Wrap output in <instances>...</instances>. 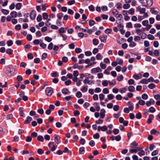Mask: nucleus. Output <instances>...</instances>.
<instances>
[{
  "instance_id": "25",
  "label": "nucleus",
  "mask_w": 160,
  "mask_h": 160,
  "mask_svg": "<svg viewBox=\"0 0 160 160\" xmlns=\"http://www.w3.org/2000/svg\"><path fill=\"white\" fill-rule=\"evenodd\" d=\"M148 83V80L146 79H142L140 82L139 83L142 84H147Z\"/></svg>"
},
{
  "instance_id": "40",
  "label": "nucleus",
  "mask_w": 160,
  "mask_h": 160,
  "mask_svg": "<svg viewBox=\"0 0 160 160\" xmlns=\"http://www.w3.org/2000/svg\"><path fill=\"white\" fill-rule=\"evenodd\" d=\"M96 58L98 60H101L102 58V57L100 53H98L97 54L96 56Z\"/></svg>"
},
{
  "instance_id": "26",
  "label": "nucleus",
  "mask_w": 160,
  "mask_h": 160,
  "mask_svg": "<svg viewBox=\"0 0 160 160\" xmlns=\"http://www.w3.org/2000/svg\"><path fill=\"white\" fill-rule=\"evenodd\" d=\"M128 91L130 92H133L135 91V88L132 86H130L128 88Z\"/></svg>"
},
{
  "instance_id": "11",
  "label": "nucleus",
  "mask_w": 160,
  "mask_h": 160,
  "mask_svg": "<svg viewBox=\"0 0 160 160\" xmlns=\"http://www.w3.org/2000/svg\"><path fill=\"white\" fill-rule=\"evenodd\" d=\"M154 118V116L152 114H151L148 116V118L147 120V122L148 124H150L152 122V120Z\"/></svg>"
},
{
  "instance_id": "36",
  "label": "nucleus",
  "mask_w": 160,
  "mask_h": 160,
  "mask_svg": "<svg viewBox=\"0 0 160 160\" xmlns=\"http://www.w3.org/2000/svg\"><path fill=\"white\" fill-rule=\"evenodd\" d=\"M54 141L57 144L59 143V140L58 136L55 135L54 136Z\"/></svg>"
},
{
  "instance_id": "30",
  "label": "nucleus",
  "mask_w": 160,
  "mask_h": 160,
  "mask_svg": "<svg viewBox=\"0 0 160 160\" xmlns=\"http://www.w3.org/2000/svg\"><path fill=\"white\" fill-rule=\"evenodd\" d=\"M116 6L117 9H120L122 7V4L121 2H118L116 4Z\"/></svg>"
},
{
  "instance_id": "38",
  "label": "nucleus",
  "mask_w": 160,
  "mask_h": 160,
  "mask_svg": "<svg viewBox=\"0 0 160 160\" xmlns=\"http://www.w3.org/2000/svg\"><path fill=\"white\" fill-rule=\"evenodd\" d=\"M58 32L60 34L65 32V31L64 30V28L63 27L61 28L58 30Z\"/></svg>"
},
{
  "instance_id": "16",
  "label": "nucleus",
  "mask_w": 160,
  "mask_h": 160,
  "mask_svg": "<svg viewBox=\"0 0 160 160\" xmlns=\"http://www.w3.org/2000/svg\"><path fill=\"white\" fill-rule=\"evenodd\" d=\"M88 87L87 86H83L82 88L81 89V91L83 92H86L88 90Z\"/></svg>"
},
{
  "instance_id": "19",
  "label": "nucleus",
  "mask_w": 160,
  "mask_h": 160,
  "mask_svg": "<svg viewBox=\"0 0 160 160\" xmlns=\"http://www.w3.org/2000/svg\"><path fill=\"white\" fill-rule=\"evenodd\" d=\"M130 6L129 3H125L123 5V8L124 9H127L130 8Z\"/></svg>"
},
{
  "instance_id": "7",
  "label": "nucleus",
  "mask_w": 160,
  "mask_h": 160,
  "mask_svg": "<svg viewBox=\"0 0 160 160\" xmlns=\"http://www.w3.org/2000/svg\"><path fill=\"white\" fill-rule=\"evenodd\" d=\"M136 10L139 11L140 13L143 14L145 12L146 9L144 8H141L140 6H138Z\"/></svg>"
},
{
  "instance_id": "50",
  "label": "nucleus",
  "mask_w": 160,
  "mask_h": 160,
  "mask_svg": "<svg viewBox=\"0 0 160 160\" xmlns=\"http://www.w3.org/2000/svg\"><path fill=\"white\" fill-rule=\"evenodd\" d=\"M51 75L52 77H57L58 76V74L56 72H53L51 73Z\"/></svg>"
},
{
  "instance_id": "20",
  "label": "nucleus",
  "mask_w": 160,
  "mask_h": 160,
  "mask_svg": "<svg viewBox=\"0 0 160 160\" xmlns=\"http://www.w3.org/2000/svg\"><path fill=\"white\" fill-rule=\"evenodd\" d=\"M62 92L64 94L67 95L69 93V92L68 89L64 88L62 90Z\"/></svg>"
},
{
  "instance_id": "43",
  "label": "nucleus",
  "mask_w": 160,
  "mask_h": 160,
  "mask_svg": "<svg viewBox=\"0 0 160 160\" xmlns=\"http://www.w3.org/2000/svg\"><path fill=\"white\" fill-rule=\"evenodd\" d=\"M126 91L127 89L126 88H123L119 89V92L121 93H124Z\"/></svg>"
},
{
  "instance_id": "4",
  "label": "nucleus",
  "mask_w": 160,
  "mask_h": 160,
  "mask_svg": "<svg viewBox=\"0 0 160 160\" xmlns=\"http://www.w3.org/2000/svg\"><path fill=\"white\" fill-rule=\"evenodd\" d=\"M107 38V36L104 35H101L99 37L100 41L103 42H106Z\"/></svg>"
},
{
  "instance_id": "42",
  "label": "nucleus",
  "mask_w": 160,
  "mask_h": 160,
  "mask_svg": "<svg viewBox=\"0 0 160 160\" xmlns=\"http://www.w3.org/2000/svg\"><path fill=\"white\" fill-rule=\"evenodd\" d=\"M126 27L127 28H132V23L130 22H129L127 23Z\"/></svg>"
},
{
  "instance_id": "5",
  "label": "nucleus",
  "mask_w": 160,
  "mask_h": 160,
  "mask_svg": "<svg viewBox=\"0 0 160 160\" xmlns=\"http://www.w3.org/2000/svg\"><path fill=\"white\" fill-rule=\"evenodd\" d=\"M48 146L51 148L52 151H54L56 150V147L54 144V142H51L48 144Z\"/></svg>"
},
{
  "instance_id": "51",
  "label": "nucleus",
  "mask_w": 160,
  "mask_h": 160,
  "mask_svg": "<svg viewBox=\"0 0 160 160\" xmlns=\"http://www.w3.org/2000/svg\"><path fill=\"white\" fill-rule=\"evenodd\" d=\"M32 140V137L30 136H28L27 137V139L25 141L27 142H30Z\"/></svg>"
},
{
  "instance_id": "28",
  "label": "nucleus",
  "mask_w": 160,
  "mask_h": 160,
  "mask_svg": "<svg viewBox=\"0 0 160 160\" xmlns=\"http://www.w3.org/2000/svg\"><path fill=\"white\" fill-rule=\"evenodd\" d=\"M93 44L95 45H97L98 44V41L96 38H94L92 40Z\"/></svg>"
},
{
  "instance_id": "9",
  "label": "nucleus",
  "mask_w": 160,
  "mask_h": 160,
  "mask_svg": "<svg viewBox=\"0 0 160 160\" xmlns=\"http://www.w3.org/2000/svg\"><path fill=\"white\" fill-rule=\"evenodd\" d=\"M105 110L104 109H102L100 110V117L102 118H103L105 116Z\"/></svg>"
},
{
  "instance_id": "56",
  "label": "nucleus",
  "mask_w": 160,
  "mask_h": 160,
  "mask_svg": "<svg viewBox=\"0 0 160 160\" xmlns=\"http://www.w3.org/2000/svg\"><path fill=\"white\" fill-rule=\"evenodd\" d=\"M108 98L109 100H111L114 98V96L112 94H109L108 95Z\"/></svg>"
},
{
  "instance_id": "21",
  "label": "nucleus",
  "mask_w": 160,
  "mask_h": 160,
  "mask_svg": "<svg viewBox=\"0 0 160 160\" xmlns=\"http://www.w3.org/2000/svg\"><path fill=\"white\" fill-rule=\"evenodd\" d=\"M138 146V143L135 142H133L130 145V147L132 148H136Z\"/></svg>"
},
{
  "instance_id": "22",
  "label": "nucleus",
  "mask_w": 160,
  "mask_h": 160,
  "mask_svg": "<svg viewBox=\"0 0 160 160\" xmlns=\"http://www.w3.org/2000/svg\"><path fill=\"white\" fill-rule=\"evenodd\" d=\"M108 83L109 81H108L107 80H104L102 82V84L104 87H106L108 86Z\"/></svg>"
},
{
  "instance_id": "60",
  "label": "nucleus",
  "mask_w": 160,
  "mask_h": 160,
  "mask_svg": "<svg viewBox=\"0 0 160 160\" xmlns=\"http://www.w3.org/2000/svg\"><path fill=\"white\" fill-rule=\"evenodd\" d=\"M79 151L81 154H82L84 152V147L80 148L79 149Z\"/></svg>"
},
{
  "instance_id": "15",
  "label": "nucleus",
  "mask_w": 160,
  "mask_h": 160,
  "mask_svg": "<svg viewBox=\"0 0 160 160\" xmlns=\"http://www.w3.org/2000/svg\"><path fill=\"white\" fill-rule=\"evenodd\" d=\"M150 132L152 134H155L156 135H158L159 134L158 131L154 129H152L151 131Z\"/></svg>"
},
{
  "instance_id": "46",
  "label": "nucleus",
  "mask_w": 160,
  "mask_h": 160,
  "mask_svg": "<svg viewBox=\"0 0 160 160\" xmlns=\"http://www.w3.org/2000/svg\"><path fill=\"white\" fill-rule=\"evenodd\" d=\"M136 118L138 119H140L142 118L141 114L140 112H139L136 115Z\"/></svg>"
},
{
  "instance_id": "23",
  "label": "nucleus",
  "mask_w": 160,
  "mask_h": 160,
  "mask_svg": "<svg viewBox=\"0 0 160 160\" xmlns=\"http://www.w3.org/2000/svg\"><path fill=\"white\" fill-rule=\"evenodd\" d=\"M128 11V13L129 14L132 15L134 13L135 11L133 8H130Z\"/></svg>"
},
{
  "instance_id": "17",
  "label": "nucleus",
  "mask_w": 160,
  "mask_h": 160,
  "mask_svg": "<svg viewBox=\"0 0 160 160\" xmlns=\"http://www.w3.org/2000/svg\"><path fill=\"white\" fill-rule=\"evenodd\" d=\"M139 36H140V38L142 39H145L147 37V34L143 32H142L141 34Z\"/></svg>"
},
{
  "instance_id": "37",
  "label": "nucleus",
  "mask_w": 160,
  "mask_h": 160,
  "mask_svg": "<svg viewBox=\"0 0 160 160\" xmlns=\"http://www.w3.org/2000/svg\"><path fill=\"white\" fill-rule=\"evenodd\" d=\"M138 103L141 105H144L145 104V102L142 99H140L138 102Z\"/></svg>"
},
{
  "instance_id": "2",
  "label": "nucleus",
  "mask_w": 160,
  "mask_h": 160,
  "mask_svg": "<svg viewBox=\"0 0 160 160\" xmlns=\"http://www.w3.org/2000/svg\"><path fill=\"white\" fill-rule=\"evenodd\" d=\"M46 93L48 96H50L53 92V89L51 87L47 88L45 90Z\"/></svg>"
},
{
  "instance_id": "13",
  "label": "nucleus",
  "mask_w": 160,
  "mask_h": 160,
  "mask_svg": "<svg viewBox=\"0 0 160 160\" xmlns=\"http://www.w3.org/2000/svg\"><path fill=\"white\" fill-rule=\"evenodd\" d=\"M150 11L152 14L156 15L157 14L158 12V10H156L154 8H152L150 9Z\"/></svg>"
},
{
  "instance_id": "32",
  "label": "nucleus",
  "mask_w": 160,
  "mask_h": 160,
  "mask_svg": "<svg viewBox=\"0 0 160 160\" xmlns=\"http://www.w3.org/2000/svg\"><path fill=\"white\" fill-rule=\"evenodd\" d=\"M112 13L114 15H116L118 14V12L117 9H114L112 10Z\"/></svg>"
},
{
  "instance_id": "52",
  "label": "nucleus",
  "mask_w": 160,
  "mask_h": 160,
  "mask_svg": "<svg viewBox=\"0 0 160 160\" xmlns=\"http://www.w3.org/2000/svg\"><path fill=\"white\" fill-rule=\"evenodd\" d=\"M148 95L145 93L143 94L142 96V98L144 100H147L148 98Z\"/></svg>"
},
{
  "instance_id": "53",
  "label": "nucleus",
  "mask_w": 160,
  "mask_h": 160,
  "mask_svg": "<svg viewBox=\"0 0 160 160\" xmlns=\"http://www.w3.org/2000/svg\"><path fill=\"white\" fill-rule=\"evenodd\" d=\"M117 80L118 81H121L123 79V77L122 75H120L119 76H118L117 78Z\"/></svg>"
},
{
  "instance_id": "48",
  "label": "nucleus",
  "mask_w": 160,
  "mask_h": 160,
  "mask_svg": "<svg viewBox=\"0 0 160 160\" xmlns=\"http://www.w3.org/2000/svg\"><path fill=\"white\" fill-rule=\"evenodd\" d=\"M103 92L105 94H108L109 92V91L107 88H104L102 90Z\"/></svg>"
},
{
  "instance_id": "18",
  "label": "nucleus",
  "mask_w": 160,
  "mask_h": 160,
  "mask_svg": "<svg viewBox=\"0 0 160 160\" xmlns=\"http://www.w3.org/2000/svg\"><path fill=\"white\" fill-rule=\"evenodd\" d=\"M117 62L118 63V64L122 65L123 63V61L122 59H120L119 58H118L117 59Z\"/></svg>"
},
{
  "instance_id": "59",
  "label": "nucleus",
  "mask_w": 160,
  "mask_h": 160,
  "mask_svg": "<svg viewBox=\"0 0 160 160\" xmlns=\"http://www.w3.org/2000/svg\"><path fill=\"white\" fill-rule=\"evenodd\" d=\"M154 54L156 56H159V53L158 50H155L153 52Z\"/></svg>"
},
{
  "instance_id": "61",
  "label": "nucleus",
  "mask_w": 160,
  "mask_h": 160,
  "mask_svg": "<svg viewBox=\"0 0 160 160\" xmlns=\"http://www.w3.org/2000/svg\"><path fill=\"white\" fill-rule=\"evenodd\" d=\"M149 110L150 112L152 113H153L155 112L156 111L155 109L153 107H150L149 109Z\"/></svg>"
},
{
  "instance_id": "31",
  "label": "nucleus",
  "mask_w": 160,
  "mask_h": 160,
  "mask_svg": "<svg viewBox=\"0 0 160 160\" xmlns=\"http://www.w3.org/2000/svg\"><path fill=\"white\" fill-rule=\"evenodd\" d=\"M37 139L38 141L43 142L44 141V138L41 135H39L37 137Z\"/></svg>"
},
{
  "instance_id": "47",
  "label": "nucleus",
  "mask_w": 160,
  "mask_h": 160,
  "mask_svg": "<svg viewBox=\"0 0 160 160\" xmlns=\"http://www.w3.org/2000/svg\"><path fill=\"white\" fill-rule=\"evenodd\" d=\"M42 17L43 19H47L48 17V15L47 13L44 12L42 14Z\"/></svg>"
},
{
  "instance_id": "8",
  "label": "nucleus",
  "mask_w": 160,
  "mask_h": 160,
  "mask_svg": "<svg viewBox=\"0 0 160 160\" xmlns=\"http://www.w3.org/2000/svg\"><path fill=\"white\" fill-rule=\"evenodd\" d=\"M36 12L35 10H33L31 12L30 14V18L32 20L34 19L36 17Z\"/></svg>"
},
{
  "instance_id": "6",
  "label": "nucleus",
  "mask_w": 160,
  "mask_h": 160,
  "mask_svg": "<svg viewBox=\"0 0 160 160\" xmlns=\"http://www.w3.org/2000/svg\"><path fill=\"white\" fill-rule=\"evenodd\" d=\"M107 127L106 126L104 125L102 127L99 126L98 127V131H102L103 132H104L107 130Z\"/></svg>"
},
{
  "instance_id": "58",
  "label": "nucleus",
  "mask_w": 160,
  "mask_h": 160,
  "mask_svg": "<svg viewBox=\"0 0 160 160\" xmlns=\"http://www.w3.org/2000/svg\"><path fill=\"white\" fill-rule=\"evenodd\" d=\"M45 40L46 41L50 42L52 41V39L51 38L49 37H46L45 38Z\"/></svg>"
},
{
  "instance_id": "35",
  "label": "nucleus",
  "mask_w": 160,
  "mask_h": 160,
  "mask_svg": "<svg viewBox=\"0 0 160 160\" xmlns=\"http://www.w3.org/2000/svg\"><path fill=\"white\" fill-rule=\"evenodd\" d=\"M63 14L62 13H60L57 14L58 19L61 20L63 17Z\"/></svg>"
},
{
  "instance_id": "44",
  "label": "nucleus",
  "mask_w": 160,
  "mask_h": 160,
  "mask_svg": "<svg viewBox=\"0 0 160 160\" xmlns=\"http://www.w3.org/2000/svg\"><path fill=\"white\" fill-rule=\"evenodd\" d=\"M21 3H18L16 4V8L17 9L19 10L21 8Z\"/></svg>"
},
{
  "instance_id": "34",
  "label": "nucleus",
  "mask_w": 160,
  "mask_h": 160,
  "mask_svg": "<svg viewBox=\"0 0 160 160\" xmlns=\"http://www.w3.org/2000/svg\"><path fill=\"white\" fill-rule=\"evenodd\" d=\"M140 37L138 36H135L134 37V40L135 42H138L140 40Z\"/></svg>"
},
{
  "instance_id": "39",
  "label": "nucleus",
  "mask_w": 160,
  "mask_h": 160,
  "mask_svg": "<svg viewBox=\"0 0 160 160\" xmlns=\"http://www.w3.org/2000/svg\"><path fill=\"white\" fill-rule=\"evenodd\" d=\"M147 3L148 6H151L152 4V0H147Z\"/></svg>"
},
{
  "instance_id": "41",
  "label": "nucleus",
  "mask_w": 160,
  "mask_h": 160,
  "mask_svg": "<svg viewBox=\"0 0 160 160\" xmlns=\"http://www.w3.org/2000/svg\"><path fill=\"white\" fill-rule=\"evenodd\" d=\"M13 50L9 48L7 50L6 52L9 54H12Z\"/></svg>"
},
{
  "instance_id": "1",
  "label": "nucleus",
  "mask_w": 160,
  "mask_h": 160,
  "mask_svg": "<svg viewBox=\"0 0 160 160\" xmlns=\"http://www.w3.org/2000/svg\"><path fill=\"white\" fill-rule=\"evenodd\" d=\"M142 149L141 148L137 147L135 149H130L129 150V153L128 154V155H129V153H136L140 151Z\"/></svg>"
},
{
  "instance_id": "12",
  "label": "nucleus",
  "mask_w": 160,
  "mask_h": 160,
  "mask_svg": "<svg viewBox=\"0 0 160 160\" xmlns=\"http://www.w3.org/2000/svg\"><path fill=\"white\" fill-rule=\"evenodd\" d=\"M32 120V118L31 117L28 116L26 120L24 121V123L25 124H28L30 123Z\"/></svg>"
},
{
  "instance_id": "54",
  "label": "nucleus",
  "mask_w": 160,
  "mask_h": 160,
  "mask_svg": "<svg viewBox=\"0 0 160 160\" xmlns=\"http://www.w3.org/2000/svg\"><path fill=\"white\" fill-rule=\"evenodd\" d=\"M136 43L132 41L130 42L129 46L131 47H134L136 46Z\"/></svg>"
},
{
  "instance_id": "57",
  "label": "nucleus",
  "mask_w": 160,
  "mask_h": 160,
  "mask_svg": "<svg viewBox=\"0 0 160 160\" xmlns=\"http://www.w3.org/2000/svg\"><path fill=\"white\" fill-rule=\"evenodd\" d=\"M82 96V94L81 92L80 91H78L76 94V96L78 98H80Z\"/></svg>"
},
{
  "instance_id": "24",
  "label": "nucleus",
  "mask_w": 160,
  "mask_h": 160,
  "mask_svg": "<svg viewBox=\"0 0 160 160\" xmlns=\"http://www.w3.org/2000/svg\"><path fill=\"white\" fill-rule=\"evenodd\" d=\"M11 17L12 18H16L17 16V13L16 11H13L11 13Z\"/></svg>"
},
{
  "instance_id": "10",
  "label": "nucleus",
  "mask_w": 160,
  "mask_h": 160,
  "mask_svg": "<svg viewBox=\"0 0 160 160\" xmlns=\"http://www.w3.org/2000/svg\"><path fill=\"white\" fill-rule=\"evenodd\" d=\"M133 77L136 80H138L141 79L142 77V75L140 73L138 74H134Z\"/></svg>"
},
{
  "instance_id": "63",
  "label": "nucleus",
  "mask_w": 160,
  "mask_h": 160,
  "mask_svg": "<svg viewBox=\"0 0 160 160\" xmlns=\"http://www.w3.org/2000/svg\"><path fill=\"white\" fill-rule=\"evenodd\" d=\"M116 17L117 19L119 20H122V16L121 14H118L117 16H116Z\"/></svg>"
},
{
  "instance_id": "14",
  "label": "nucleus",
  "mask_w": 160,
  "mask_h": 160,
  "mask_svg": "<svg viewBox=\"0 0 160 160\" xmlns=\"http://www.w3.org/2000/svg\"><path fill=\"white\" fill-rule=\"evenodd\" d=\"M109 84L110 86H113L116 84V82L115 79H113L111 81H109Z\"/></svg>"
},
{
  "instance_id": "55",
  "label": "nucleus",
  "mask_w": 160,
  "mask_h": 160,
  "mask_svg": "<svg viewBox=\"0 0 160 160\" xmlns=\"http://www.w3.org/2000/svg\"><path fill=\"white\" fill-rule=\"evenodd\" d=\"M148 21L147 20H146L142 21V24L144 26H146L148 24Z\"/></svg>"
},
{
  "instance_id": "45",
  "label": "nucleus",
  "mask_w": 160,
  "mask_h": 160,
  "mask_svg": "<svg viewBox=\"0 0 160 160\" xmlns=\"http://www.w3.org/2000/svg\"><path fill=\"white\" fill-rule=\"evenodd\" d=\"M2 12L5 15H8L9 13V11L8 10L4 9H2Z\"/></svg>"
},
{
  "instance_id": "49",
  "label": "nucleus",
  "mask_w": 160,
  "mask_h": 160,
  "mask_svg": "<svg viewBox=\"0 0 160 160\" xmlns=\"http://www.w3.org/2000/svg\"><path fill=\"white\" fill-rule=\"evenodd\" d=\"M100 66L102 69H104L106 67V65L105 64L102 63V62H101L100 63Z\"/></svg>"
},
{
  "instance_id": "29",
  "label": "nucleus",
  "mask_w": 160,
  "mask_h": 160,
  "mask_svg": "<svg viewBox=\"0 0 160 160\" xmlns=\"http://www.w3.org/2000/svg\"><path fill=\"white\" fill-rule=\"evenodd\" d=\"M148 38V39L150 40H153L154 39L155 37L154 36L151 34H148L147 36Z\"/></svg>"
},
{
  "instance_id": "64",
  "label": "nucleus",
  "mask_w": 160,
  "mask_h": 160,
  "mask_svg": "<svg viewBox=\"0 0 160 160\" xmlns=\"http://www.w3.org/2000/svg\"><path fill=\"white\" fill-rule=\"evenodd\" d=\"M89 25L90 26H92L95 24V22L93 20H90L89 22Z\"/></svg>"
},
{
  "instance_id": "33",
  "label": "nucleus",
  "mask_w": 160,
  "mask_h": 160,
  "mask_svg": "<svg viewBox=\"0 0 160 160\" xmlns=\"http://www.w3.org/2000/svg\"><path fill=\"white\" fill-rule=\"evenodd\" d=\"M148 87L150 89H152L156 87V85L153 83H151L148 85Z\"/></svg>"
},
{
  "instance_id": "62",
  "label": "nucleus",
  "mask_w": 160,
  "mask_h": 160,
  "mask_svg": "<svg viewBox=\"0 0 160 160\" xmlns=\"http://www.w3.org/2000/svg\"><path fill=\"white\" fill-rule=\"evenodd\" d=\"M13 42L11 40H8L7 41V44L8 46H10L13 44Z\"/></svg>"
},
{
  "instance_id": "3",
  "label": "nucleus",
  "mask_w": 160,
  "mask_h": 160,
  "mask_svg": "<svg viewBox=\"0 0 160 160\" xmlns=\"http://www.w3.org/2000/svg\"><path fill=\"white\" fill-rule=\"evenodd\" d=\"M102 71V69L100 67H98L92 69L91 70V72L92 73H96L98 72H101Z\"/></svg>"
},
{
  "instance_id": "27",
  "label": "nucleus",
  "mask_w": 160,
  "mask_h": 160,
  "mask_svg": "<svg viewBox=\"0 0 160 160\" xmlns=\"http://www.w3.org/2000/svg\"><path fill=\"white\" fill-rule=\"evenodd\" d=\"M17 79L18 82L20 83L22 80V77L21 75H18L17 77Z\"/></svg>"
}]
</instances>
